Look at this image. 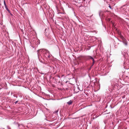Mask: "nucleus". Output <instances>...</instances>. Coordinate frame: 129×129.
Listing matches in <instances>:
<instances>
[{
  "instance_id": "nucleus-1",
  "label": "nucleus",
  "mask_w": 129,
  "mask_h": 129,
  "mask_svg": "<svg viewBox=\"0 0 129 129\" xmlns=\"http://www.w3.org/2000/svg\"><path fill=\"white\" fill-rule=\"evenodd\" d=\"M69 105L71 104L72 103V102L70 101L67 103Z\"/></svg>"
},
{
  "instance_id": "nucleus-2",
  "label": "nucleus",
  "mask_w": 129,
  "mask_h": 129,
  "mask_svg": "<svg viewBox=\"0 0 129 129\" xmlns=\"http://www.w3.org/2000/svg\"><path fill=\"white\" fill-rule=\"evenodd\" d=\"M110 19L109 18H108V21H110Z\"/></svg>"
},
{
  "instance_id": "nucleus-3",
  "label": "nucleus",
  "mask_w": 129,
  "mask_h": 129,
  "mask_svg": "<svg viewBox=\"0 0 129 129\" xmlns=\"http://www.w3.org/2000/svg\"><path fill=\"white\" fill-rule=\"evenodd\" d=\"M92 58V59L93 60V61H94V59H93L92 58Z\"/></svg>"
},
{
  "instance_id": "nucleus-4",
  "label": "nucleus",
  "mask_w": 129,
  "mask_h": 129,
  "mask_svg": "<svg viewBox=\"0 0 129 129\" xmlns=\"http://www.w3.org/2000/svg\"><path fill=\"white\" fill-rule=\"evenodd\" d=\"M109 7L110 8H111V6H109Z\"/></svg>"
},
{
  "instance_id": "nucleus-5",
  "label": "nucleus",
  "mask_w": 129,
  "mask_h": 129,
  "mask_svg": "<svg viewBox=\"0 0 129 129\" xmlns=\"http://www.w3.org/2000/svg\"><path fill=\"white\" fill-rule=\"evenodd\" d=\"M125 44V45H126L127 44V43L126 42Z\"/></svg>"
},
{
  "instance_id": "nucleus-6",
  "label": "nucleus",
  "mask_w": 129,
  "mask_h": 129,
  "mask_svg": "<svg viewBox=\"0 0 129 129\" xmlns=\"http://www.w3.org/2000/svg\"><path fill=\"white\" fill-rule=\"evenodd\" d=\"M17 101L16 102V103H17Z\"/></svg>"
}]
</instances>
